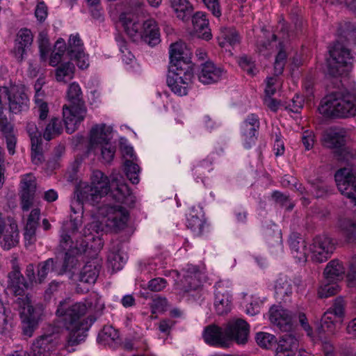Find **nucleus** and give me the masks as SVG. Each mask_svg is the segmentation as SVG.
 <instances>
[{
	"mask_svg": "<svg viewBox=\"0 0 356 356\" xmlns=\"http://www.w3.org/2000/svg\"><path fill=\"white\" fill-rule=\"evenodd\" d=\"M338 281L328 282L325 280L318 290V295L321 298H327L338 293L341 288L337 284Z\"/></svg>",
	"mask_w": 356,
	"mask_h": 356,
	"instance_id": "43",
	"label": "nucleus"
},
{
	"mask_svg": "<svg viewBox=\"0 0 356 356\" xmlns=\"http://www.w3.org/2000/svg\"><path fill=\"white\" fill-rule=\"evenodd\" d=\"M167 282L165 279L157 277L148 282V289L152 291H161L165 288Z\"/></svg>",
	"mask_w": 356,
	"mask_h": 356,
	"instance_id": "59",
	"label": "nucleus"
},
{
	"mask_svg": "<svg viewBox=\"0 0 356 356\" xmlns=\"http://www.w3.org/2000/svg\"><path fill=\"white\" fill-rule=\"evenodd\" d=\"M38 42L40 58L42 60H45L50 50V44L47 35L44 33H40Z\"/></svg>",
	"mask_w": 356,
	"mask_h": 356,
	"instance_id": "54",
	"label": "nucleus"
},
{
	"mask_svg": "<svg viewBox=\"0 0 356 356\" xmlns=\"http://www.w3.org/2000/svg\"><path fill=\"white\" fill-rule=\"evenodd\" d=\"M118 45L122 54V60L127 65H131L135 62V57L127 47V43L124 38L119 36L116 38Z\"/></svg>",
	"mask_w": 356,
	"mask_h": 356,
	"instance_id": "46",
	"label": "nucleus"
},
{
	"mask_svg": "<svg viewBox=\"0 0 356 356\" xmlns=\"http://www.w3.org/2000/svg\"><path fill=\"white\" fill-rule=\"evenodd\" d=\"M286 58L287 54L285 50V45L283 44V42H280L279 52L276 56L274 64V71L276 76L282 73Z\"/></svg>",
	"mask_w": 356,
	"mask_h": 356,
	"instance_id": "47",
	"label": "nucleus"
},
{
	"mask_svg": "<svg viewBox=\"0 0 356 356\" xmlns=\"http://www.w3.org/2000/svg\"><path fill=\"white\" fill-rule=\"evenodd\" d=\"M303 105V97L299 95H296L293 99L289 102H284V108L292 113H299L302 108Z\"/></svg>",
	"mask_w": 356,
	"mask_h": 356,
	"instance_id": "49",
	"label": "nucleus"
},
{
	"mask_svg": "<svg viewBox=\"0 0 356 356\" xmlns=\"http://www.w3.org/2000/svg\"><path fill=\"white\" fill-rule=\"evenodd\" d=\"M269 314L270 322L281 331L289 332L292 330L296 316H293L289 310L281 306H273L270 308Z\"/></svg>",
	"mask_w": 356,
	"mask_h": 356,
	"instance_id": "18",
	"label": "nucleus"
},
{
	"mask_svg": "<svg viewBox=\"0 0 356 356\" xmlns=\"http://www.w3.org/2000/svg\"><path fill=\"white\" fill-rule=\"evenodd\" d=\"M193 29L198 38L208 40L211 38V30L209 28V20L205 13H195L192 19Z\"/></svg>",
	"mask_w": 356,
	"mask_h": 356,
	"instance_id": "31",
	"label": "nucleus"
},
{
	"mask_svg": "<svg viewBox=\"0 0 356 356\" xmlns=\"http://www.w3.org/2000/svg\"><path fill=\"white\" fill-rule=\"evenodd\" d=\"M330 58L327 59L328 74L333 78L341 77L342 86L343 79H345L352 68L353 57L348 49L339 42L334 44L330 49Z\"/></svg>",
	"mask_w": 356,
	"mask_h": 356,
	"instance_id": "7",
	"label": "nucleus"
},
{
	"mask_svg": "<svg viewBox=\"0 0 356 356\" xmlns=\"http://www.w3.org/2000/svg\"><path fill=\"white\" fill-rule=\"evenodd\" d=\"M74 65L70 62L61 64L56 70V79L59 82H66L69 79H72L74 73Z\"/></svg>",
	"mask_w": 356,
	"mask_h": 356,
	"instance_id": "42",
	"label": "nucleus"
},
{
	"mask_svg": "<svg viewBox=\"0 0 356 356\" xmlns=\"http://www.w3.org/2000/svg\"><path fill=\"white\" fill-rule=\"evenodd\" d=\"M120 21L126 33L134 42H144L151 47L160 42L159 28L154 19H140L122 14Z\"/></svg>",
	"mask_w": 356,
	"mask_h": 356,
	"instance_id": "4",
	"label": "nucleus"
},
{
	"mask_svg": "<svg viewBox=\"0 0 356 356\" xmlns=\"http://www.w3.org/2000/svg\"><path fill=\"white\" fill-rule=\"evenodd\" d=\"M17 302L23 309L22 321L23 334L31 337L43 315V306L42 305H32L29 297L19 298L17 300Z\"/></svg>",
	"mask_w": 356,
	"mask_h": 356,
	"instance_id": "9",
	"label": "nucleus"
},
{
	"mask_svg": "<svg viewBox=\"0 0 356 356\" xmlns=\"http://www.w3.org/2000/svg\"><path fill=\"white\" fill-rule=\"evenodd\" d=\"M35 193L21 191V205L24 211H28L33 204Z\"/></svg>",
	"mask_w": 356,
	"mask_h": 356,
	"instance_id": "60",
	"label": "nucleus"
},
{
	"mask_svg": "<svg viewBox=\"0 0 356 356\" xmlns=\"http://www.w3.org/2000/svg\"><path fill=\"white\" fill-rule=\"evenodd\" d=\"M346 268L341 261L332 259L327 263L323 271L324 280L328 282L341 280Z\"/></svg>",
	"mask_w": 356,
	"mask_h": 356,
	"instance_id": "32",
	"label": "nucleus"
},
{
	"mask_svg": "<svg viewBox=\"0 0 356 356\" xmlns=\"http://www.w3.org/2000/svg\"><path fill=\"white\" fill-rule=\"evenodd\" d=\"M3 239L1 242L4 250H10L16 246L19 243V232L17 225L15 222H10L6 232L3 234Z\"/></svg>",
	"mask_w": 356,
	"mask_h": 356,
	"instance_id": "34",
	"label": "nucleus"
},
{
	"mask_svg": "<svg viewBox=\"0 0 356 356\" xmlns=\"http://www.w3.org/2000/svg\"><path fill=\"white\" fill-rule=\"evenodd\" d=\"M273 149L277 156H282L284 153V144L280 134H275V135Z\"/></svg>",
	"mask_w": 356,
	"mask_h": 356,
	"instance_id": "63",
	"label": "nucleus"
},
{
	"mask_svg": "<svg viewBox=\"0 0 356 356\" xmlns=\"http://www.w3.org/2000/svg\"><path fill=\"white\" fill-rule=\"evenodd\" d=\"M102 149V156L105 162H111L115 153V147L111 142L105 145H100Z\"/></svg>",
	"mask_w": 356,
	"mask_h": 356,
	"instance_id": "55",
	"label": "nucleus"
},
{
	"mask_svg": "<svg viewBox=\"0 0 356 356\" xmlns=\"http://www.w3.org/2000/svg\"><path fill=\"white\" fill-rule=\"evenodd\" d=\"M119 338L118 331L112 326H104L99 333L98 342L104 346H111L113 343Z\"/></svg>",
	"mask_w": 356,
	"mask_h": 356,
	"instance_id": "40",
	"label": "nucleus"
},
{
	"mask_svg": "<svg viewBox=\"0 0 356 356\" xmlns=\"http://www.w3.org/2000/svg\"><path fill=\"white\" fill-rule=\"evenodd\" d=\"M229 282L220 281L215 285L214 307L216 312L219 315L228 313L232 307V296L229 291L225 289Z\"/></svg>",
	"mask_w": 356,
	"mask_h": 356,
	"instance_id": "20",
	"label": "nucleus"
},
{
	"mask_svg": "<svg viewBox=\"0 0 356 356\" xmlns=\"http://www.w3.org/2000/svg\"><path fill=\"white\" fill-rule=\"evenodd\" d=\"M67 98L69 105L85 106L81 89L77 83L74 82L69 86L67 91Z\"/></svg>",
	"mask_w": 356,
	"mask_h": 356,
	"instance_id": "39",
	"label": "nucleus"
},
{
	"mask_svg": "<svg viewBox=\"0 0 356 356\" xmlns=\"http://www.w3.org/2000/svg\"><path fill=\"white\" fill-rule=\"evenodd\" d=\"M124 171L127 178L133 184L139 183L140 168L136 163V161L126 159L124 161Z\"/></svg>",
	"mask_w": 356,
	"mask_h": 356,
	"instance_id": "44",
	"label": "nucleus"
},
{
	"mask_svg": "<svg viewBox=\"0 0 356 356\" xmlns=\"http://www.w3.org/2000/svg\"><path fill=\"white\" fill-rule=\"evenodd\" d=\"M62 130L63 128L60 120L56 118H52L46 126L43 133V137L46 140H50L60 135Z\"/></svg>",
	"mask_w": 356,
	"mask_h": 356,
	"instance_id": "45",
	"label": "nucleus"
},
{
	"mask_svg": "<svg viewBox=\"0 0 356 356\" xmlns=\"http://www.w3.org/2000/svg\"><path fill=\"white\" fill-rule=\"evenodd\" d=\"M51 337L49 335L42 336L37 339L31 347V356H48L51 350L50 344Z\"/></svg>",
	"mask_w": 356,
	"mask_h": 356,
	"instance_id": "35",
	"label": "nucleus"
},
{
	"mask_svg": "<svg viewBox=\"0 0 356 356\" xmlns=\"http://www.w3.org/2000/svg\"><path fill=\"white\" fill-rule=\"evenodd\" d=\"M35 108L38 114L39 118L41 120H45L49 113V106L46 102H39L35 103Z\"/></svg>",
	"mask_w": 356,
	"mask_h": 356,
	"instance_id": "64",
	"label": "nucleus"
},
{
	"mask_svg": "<svg viewBox=\"0 0 356 356\" xmlns=\"http://www.w3.org/2000/svg\"><path fill=\"white\" fill-rule=\"evenodd\" d=\"M101 268V261L95 257L86 264L79 273H72L70 278L74 282L94 284L98 277Z\"/></svg>",
	"mask_w": 356,
	"mask_h": 356,
	"instance_id": "19",
	"label": "nucleus"
},
{
	"mask_svg": "<svg viewBox=\"0 0 356 356\" xmlns=\"http://www.w3.org/2000/svg\"><path fill=\"white\" fill-rule=\"evenodd\" d=\"M177 276L181 277L179 281L176 282V289L179 293H187L197 289L201 284L202 273L195 266L188 265L181 273L175 272Z\"/></svg>",
	"mask_w": 356,
	"mask_h": 356,
	"instance_id": "13",
	"label": "nucleus"
},
{
	"mask_svg": "<svg viewBox=\"0 0 356 356\" xmlns=\"http://www.w3.org/2000/svg\"><path fill=\"white\" fill-rule=\"evenodd\" d=\"M112 129L104 124H96L90 130V145L95 148L111 141Z\"/></svg>",
	"mask_w": 356,
	"mask_h": 356,
	"instance_id": "25",
	"label": "nucleus"
},
{
	"mask_svg": "<svg viewBox=\"0 0 356 356\" xmlns=\"http://www.w3.org/2000/svg\"><path fill=\"white\" fill-rule=\"evenodd\" d=\"M7 290L15 296H20L19 298L28 297L24 296L25 290L29 287V283L24 280V276L17 265H14L11 272L8 275ZM19 298H17V300Z\"/></svg>",
	"mask_w": 356,
	"mask_h": 356,
	"instance_id": "22",
	"label": "nucleus"
},
{
	"mask_svg": "<svg viewBox=\"0 0 356 356\" xmlns=\"http://www.w3.org/2000/svg\"><path fill=\"white\" fill-rule=\"evenodd\" d=\"M347 136L346 131L343 128H332L327 130L323 138V144L325 147L334 149L344 154L340 156L341 160H348V156L346 155L348 153V149L345 147L346 138Z\"/></svg>",
	"mask_w": 356,
	"mask_h": 356,
	"instance_id": "14",
	"label": "nucleus"
},
{
	"mask_svg": "<svg viewBox=\"0 0 356 356\" xmlns=\"http://www.w3.org/2000/svg\"><path fill=\"white\" fill-rule=\"evenodd\" d=\"M346 302L341 297L336 298L333 302L332 306L328 309L329 312L334 316L341 319L345 314Z\"/></svg>",
	"mask_w": 356,
	"mask_h": 356,
	"instance_id": "52",
	"label": "nucleus"
},
{
	"mask_svg": "<svg viewBox=\"0 0 356 356\" xmlns=\"http://www.w3.org/2000/svg\"><path fill=\"white\" fill-rule=\"evenodd\" d=\"M8 102L10 111L13 113L26 111L29 107V100L24 86L10 83L8 86L0 87V120H3V101ZM4 120L6 121V118Z\"/></svg>",
	"mask_w": 356,
	"mask_h": 356,
	"instance_id": "8",
	"label": "nucleus"
},
{
	"mask_svg": "<svg viewBox=\"0 0 356 356\" xmlns=\"http://www.w3.org/2000/svg\"><path fill=\"white\" fill-rule=\"evenodd\" d=\"M212 170L211 162L208 160H203L197 163L193 169L195 175L200 176L205 175Z\"/></svg>",
	"mask_w": 356,
	"mask_h": 356,
	"instance_id": "58",
	"label": "nucleus"
},
{
	"mask_svg": "<svg viewBox=\"0 0 356 356\" xmlns=\"http://www.w3.org/2000/svg\"><path fill=\"white\" fill-rule=\"evenodd\" d=\"M212 14L218 17L221 15L220 7L218 0H202Z\"/></svg>",
	"mask_w": 356,
	"mask_h": 356,
	"instance_id": "62",
	"label": "nucleus"
},
{
	"mask_svg": "<svg viewBox=\"0 0 356 356\" xmlns=\"http://www.w3.org/2000/svg\"><path fill=\"white\" fill-rule=\"evenodd\" d=\"M167 300L165 298L157 297L153 299L150 307L152 314L163 312L167 307Z\"/></svg>",
	"mask_w": 356,
	"mask_h": 356,
	"instance_id": "57",
	"label": "nucleus"
},
{
	"mask_svg": "<svg viewBox=\"0 0 356 356\" xmlns=\"http://www.w3.org/2000/svg\"><path fill=\"white\" fill-rule=\"evenodd\" d=\"M280 86V83L277 76L268 77L266 79V85L265 88L266 96L273 95Z\"/></svg>",
	"mask_w": 356,
	"mask_h": 356,
	"instance_id": "56",
	"label": "nucleus"
},
{
	"mask_svg": "<svg viewBox=\"0 0 356 356\" xmlns=\"http://www.w3.org/2000/svg\"><path fill=\"white\" fill-rule=\"evenodd\" d=\"M203 338L204 341L211 346L226 347L228 344L225 328L222 330L216 325H210L205 327Z\"/></svg>",
	"mask_w": 356,
	"mask_h": 356,
	"instance_id": "24",
	"label": "nucleus"
},
{
	"mask_svg": "<svg viewBox=\"0 0 356 356\" xmlns=\"http://www.w3.org/2000/svg\"><path fill=\"white\" fill-rule=\"evenodd\" d=\"M275 298L280 301H286L292 295L293 280L286 275L280 274L274 285Z\"/></svg>",
	"mask_w": 356,
	"mask_h": 356,
	"instance_id": "26",
	"label": "nucleus"
},
{
	"mask_svg": "<svg viewBox=\"0 0 356 356\" xmlns=\"http://www.w3.org/2000/svg\"><path fill=\"white\" fill-rule=\"evenodd\" d=\"M224 74V70L211 61H207L200 65L198 79L204 84H212L218 82Z\"/></svg>",
	"mask_w": 356,
	"mask_h": 356,
	"instance_id": "23",
	"label": "nucleus"
},
{
	"mask_svg": "<svg viewBox=\"0 0 356 356\" xmlns=\"http://www.w3.org/2000/svg\"><path fill=\"white\" fill-rule=\"evenodd\" d=\"M35 177L32 174L24 175L21 179V191L35 193Z\"/></svg>",
	"mask_w": 356,
	"mask_h": 356,
	"instance_id": "51",
	"label": "nucleus"
},
{
	"mask_svg": "<svg viewBox=\"0 0 356 356\" xmlns=\"http://www.w3.org/2000/svg\"><path fill=\"white\" fill-rule=\"evenodd\" d=\"M257 344L264 348H271L276 343V337L267 332H259L256 336Z\"/></svg>",
	"mask_w": 356,
	"mask_h": 356,
	"instance_id": "48",
	"label": "nucleus"
},
{
	"mask_svg": "<svg viewBox=\"0 0 356 356\" xmlns=\"http://www.w3.org/2000/svg\"><path fill=\"white\" fill-rule=\"evenodd\" d=\"M204 224L205 220L202 212L200 211L195 213L192 210L187 218V227L198 236L202 234Z\"/></svg>",
	"mask_w": 356,
	"mask_h": 356,
	"instance_id": "36",
	"label": "nucleus"
},
{
	"mask_svg": "<svg viewBox=\"0 0 356 356\" xmlns=\"http://www.w3.org/2000/svg\"><path fill=\"white\" fill-rule=\"evenodd\" d=\"M298 347V341L294 336L284 334L277 342L275 356H295Z\"/></svg>",
	"mask_w": 356,
	"mask_h": 356,
	"instance_id": "28",
	"label": "nucleus"
},
{
	"mask_svg": "<svg viewBox=\"0 0 356 356\" xmlns=\"http://www.w3.org/2000/svg\"><path fill=\"white\" fill-rule=\"evenodd\" d=\"M302 142L306 150L311 149L314 144V134L312 131L307 130L302 133Z\"/></svg>",
	"mask_w": 356,
	"mask_h": 356,
	"instance_id": "61",
	"label": "nucleus"
},
{
	"mask_svg": "<svg viewBox=\"0 0 356 356\" xmlns=\"http://www.w3.org/2000/svg\"><path fill=\"white\" fill-rule=\"evenodd\" d=\"M318 111L325 116H356V92L346 90L332 92L322 100Z\"/></svg>",
	"mask_w": 356,
	"mask_h": 356,
	"instance_id": "5",
	"label": "nucleus"
},
{
	"mask_svg": "<svg viewBox=\"0 0 356 356\" xmlns=\"http://www.w3.org/2000/svg\"><path fill=\"white\" fill-rule=\"evenodd\" d=\"M97 214L101 218V222L99 223L97 221L92 222L89 227L97 233L103 231V224L111 231L117 232L122 229L125 227L129 218L127 210L119 204H104L98 208Z\"/></svg>",
	"mask_w": 356,
	"mask_h": 356,
	"instance_id": "6",
	"label": "nucleus"
},
{
	"mask_svg": "<svg viewBox=\"0 0 356 356\" xmlns=\"http://www.w3.org/2000/svg\"><path fill=\"white\" fill-rule=\"evenodd\" d=\"M81 216L73 218L72 216L69 222L63 225V230L60 234V246L63 250H67L64 262L62 268L57 270L56 263L53 259H48L44 262L39 264L38 269V283L40 284L45 279L50 271H56L57 274L61 275L67 271H70L77 263V259L70 255L68 252L82 254L86 252L88 243L81 238V241L76 240L74 242L73 238L76 232L81 225Z\"/></svg>",
	"mask_w": 356,
	"mask_h": 356,
	"instance_id": "3",
	"label": "nucleus"
},
{
	"mask_svg": "<svg viewBox=\"0 0 356 356\" xmlns=\"http://www.w3.org/2000/svg\"><path fill=\"white\" fill-rule=\"evenodd\" d=\"M55 49H56L57 51L52 53L49 59V65L51 66H56L60 62L62 56L66 49L64 41L57 40L55 44Z\"/></svg>",
	"mask_w": 356,
	"mask_h": 356,
	"instance_id": "50",
	"label": "nucleus"
},
{
	"mask_svg": "<svg viewBox=\"0 0 356 356\" xmlns=\"http://www.w3.org/2000/svg\"><path fill=\"white\" fill-rule=\"evenodd\" d=\"M339 227L348 242L356 241V218L341 219L339 222Z\"/></svg>",
	"mask_w": 356,
	"mask_h": 356,
	"instance_id": "37",
	"label": "nucleus"
},
{
	"mask_svg": "<svg viewBox=\"0 0 356 356\" xmlns=\"http://www.w3.org/2000/svg\"><path fill=\"white\" fill-rule=\"evenodd\" d=\"M259 119L255 114H250L243 121L241 129L243 138V145L245 148H250L256 142V134L259 128Z\"/></svg>",
	"mask_w": 356,
	"mask_h": 356,
	"instance_id": "21",
	"label": "nucleus"
},
{
	"mask_svg": "<svg viewBox=\"0 0 356 356\" xmlns=\"http://www.w3.org/2000/svg\"><path fill=\"white\" fill-rule=\"evenodd\" d=\"M225 328V333L227 343L234 340L238 344H244L247 342L250 328L246 321L238 318L230 321L227 323Z\"/></svg>",
	"mask_w": 356,
	"mask_h": 356,
	"instance_id": "16",
	"label": "nucleus"
},
{
	"mask_svg": "<svg viewBox=\"0 0 356 356\" xmlns=\"http://www.w3.org/2000/svg\"><path fill=\"white\" fill-rule=\"evenodd\" d=\"M67 54L71 60L82 70L89 66V58L83 51V43L79 35H72L68 41Z\"/></svg>",
	"mask_w": 356,
	"mask_h": 356,
	"instance_id": "17",
	"label": "nucleus"
},
{
	"mask_svg": "<svg viewBox=\"0 0 356 356\" xmlns=\"http://www.w3.org/2000/svg\"><path fill=\"white\" fill-rule=\"evenodd\" d=\"M193 72L191 66L175 67L169 66L167 84L171 90L179 96L187 94V88L192 81Z\"/></svg>",
	"mask_w": 356,
	"mask_h": 356,
	"instance_id": "10",
	"label": "nucleus"
},
{
	"mask_svg": "<svg viewBox=\"0 0 356 356\" xmlns=\"http://www.w3.org/2000/svg\"><path fill=\"white\" fill-rule=\"evenodd\" d=\"M32 42L33 35L30 30L24 29L18 32L13 50L14 55L18 60L22 61L24 59L26 49Z\"/></svg>",
	"mask_w": 356,
	"mask_h": 356,
	"instance_id": "27",
	"label": "nucleus"
},
{
	"mask_svg": "<svg viewBox=\"0 0 356 356\" xmlns=\"http://www.w3.org/2000/svg\"><path fill=\"white\" fill-rule=\"evenodd\" d=\"M86 114V106L65 104L63 107V117L66 131L72 134L77 129Z\"/></svg>",
	"mask_w": 356,
	"mask_h": 356,
	"instance_id": "15",
	"label": "nucleus"
},
{
	"mask_svg": "<svg viewBox=\"0 0 356 356\" xmlns=\"http://www.w3.org/2000/svg\"><path fill=\"white\" fill-rule=\"evenodd\" d=\"M334 249L332 238L327 235H319L314 238L309 252L314 261L322 263L330 257Z\"/></svg>",
	"mask_w": 356,
	"mask_h": 356,
	"instance_id": "12",
	"label": "nucleus"
},
{
	"mask_svg": "<svg viewBox=\"0 0 356 356\" xmlns=\"http://www.w3.org/2000/svg\"><path fill=\"white\" fill-rule=\"evenodd\" d=\"M111 191V195L118 203L131 205L134 202L128 185L120 175H113L109 179L99 170L93 171L90 184H80L76 191L74 197L70 205L71 211L76 214L83 213V204L88 203L97 205Z\"/></svg>",
	"mask_w": 356,
	"mask_h": 356,
	"instance_id": "1",
	"label": "nucleus"
},
{
	"mask_svg": "<svg viewBox=\"0 0 356 356\" xmlns=\"http://www.w3.org/2000/svg\"><path fill=\"white\" fill-rule=\"evenodd\" d=\"M219 44L224 47L227 44L234 46L239 43L240 36L234 28H223L218 37Z\"/></svg>",
	"mask_w": 356,
	"mask_h": 356,
	"instance_id": "38",
	"label": "nucleus"
},
{
	"mask_svg": "<svg viewBox=\"0 0 356 356\" xmlns=\"http://www.w3.org/2000/svg\"><path fill=\"white\" fill-rule=\"evenodd\" d=\"M289 243L291 252L296 261L298 263L306 262L309 252L305 241L301 237L291 236Z\"/></svg>",
	"mask_w": 356,
	"mask_h": 356,
	"instance_id": "29",
	"label": "nucleus"
},
{
	"mask_svg": "<svg viewBox=\"0 0 356 356\" xmlns=\"http://www.w3.org/2000/svg\"><path fill=\"white\" fill-rule=\"evenodd\" d=\"M186 46L184 42L178 41L172 43L170 47V65H175V67L190 66L186 62L184 56L186 54Z\"/></svg>",
	"mask_w": 356,
	"mask_h": 356,
	"instance_id": "30",
	"label": "nucleus"
},
{
	"mask_svg": "<svg viewBox=\"0 0 356 356\" xmlns=\"http://www.w3.org/2000/svg\"><path fill=\"white\" fill-rule=\"evenodd\" d=\"M127 260V255L120 250L111 251L108 255V263L113 271H118L123 268Z\"/></svg>",
	"mask_w": 356,
	"mask_h": 356,
	"instance_id": "41",
	"label": "nucleus"
},
{
	"mask_svg": "<svg viewBox=\"0 0 356 356\" xmlns=\"http://www.w3.org/2000/svg\"><path fill=\"white\" fill-rule=\"evenodd\" d=\"M104 308V304L97 293H91L86 302L72 303L70 299L60 301L56 314L63 317L65 327L69 332L67 346H73L83 341L87 337L91 323L83 318L88 309L100 312Z\"/></svg>",
	"mask_w": 356,
	"mask_h": 356,
	"instance_id": "2",
	"label": "nucleus"
},
{
	"mask_svg": "<svg viewBox=\"0 0 356 356\" xmlns=\"http://www.w3.org/2000/svg\"><path fill=\"white\" fill-rule=\"evenodd\" d=\"M334 177L340 193L356 204V168H341L335 173Z\"/></svg>",
	"mask_w": 356,
	"mask_h": 356,
	"instance_id": "11",
	"label": "nucleus"
},
{
	"mask_svg": "<svg viewBox=\"0 0 356 356\" xmlns=\"http://www.w3.org/2000/svg\"><path fill=\"white\" fill-rule=\"evenodd\" d=\"M240 67L250 75L256 74L257 70L252 58L247 56H241L238 60Z\"/></svg>",
	"mask_w": 356,
	"mask_h": 356,
	"instance_id": "53",
	"label": "nucleus"
},
{
	"mask_svg": "<svg viewBox=\"0 0 356 356\" xmlns=\"http://www.w3.org/2000/svg\"><path fill=\"white\" fill-rule=\"evenodd\" d=\"M177 18L188 21L193 12V6L188 0H168Z\"/></svg>",
	"mask_w": 356,
	"mask_h": 356,
	"instance_id": "33",
	"label": "nucleus"
}]
</instances>
